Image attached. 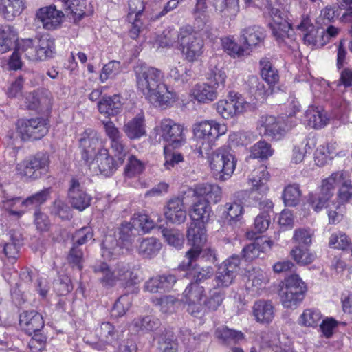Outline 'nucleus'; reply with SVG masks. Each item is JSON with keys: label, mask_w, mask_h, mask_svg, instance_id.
Listing matches in <instances>:
<instances>
[{"label": "nucleus", "mask_w": 352, "mask_h": 352, "mask_svg": "<svg viewBox=\"0 0 352 352\" xmlns=\"http://www.w3.org/2000/svg\"><path fill=\"white\" fill-rule=\"evenodd\" d=\"M205 224L192 221L190 223L186 233L188 243L192 248L186 252L185 259L179 267L182 270L190 268L193 262H196L199 257L202 247L206 241Z\"/></svg>", "instance_id": "nucleus-6"}, {"label": "nucleus", "mask_w": 352, "mask_h": 352, "mask_svg": "<svg viewBox=\"0 0 352 352\" xmlns=\"http://www.w3.org/2000/svg\"><path fill=\"white\" fill-rule=\"evenodd\" d=\"M301 191L297 184H289L283 190V199L287 206H296L299 203Z\"/></svg>", "instance_id": "nucleus-50"}, {"label": "nucleus", "mask_w": 352, "mask_h": 352, "mask_svg": "<svg viewBox=\"0 0 352 352\" xmlns=\"http://www.w3.org/2000/svg\"><path fill=\"white\" fill-rule=\"evenodd\" d=\"M25 9L23 0H1V15L7 21H12Z\"/></svg>", "instance_id": "nucleus-32"}, {"label": "nucleus", "mask_w": 352, "mask_h": 352, "mask_svg": "<svg viewBox=\"0 0 352 352\" xmlns=\"http://www.w3.org/2000/svg\"><path fill=\"white\" fill-rule=\"evenodd\" d=\"M259 65L261 75L268 86L276 84L279 80V74L270 59L267 57L262 58Z\"/></svg>", "instance_id": "nucleus-40"}, {"label": "nucleus", "mask_w": 352, "mask_h": 352, "mask_svg": "<svg viewBox=\"0 0 352 352\" xmlns=\"http://www.w3.org/2000/svg\"><path fill=\"white\" fill-rule=\"evenodd\" d=\"M133 73L138 91L154 107H166L176 100L177 94L164 83V74L161 69L138 63L134 66Z\"/></svg>", "instance_id": "nucleus-1"}, {"label": "nucleus", "mask_w": 352, "mask_h": 352, "mask_svg": "<svg viewBox=\"0 0 352 352\" xmlns=\"http://www.w3.org/2000/svg\"><path fill=\"white\" fill-rule=\"evenodd\" d=\"M100 340L107 344H111L118 338V332L112 324L109 322H102L98 330Z\"/></svg>", "instance_id": "nucleus-54"}, {"label": "nucleus", "mask_w": 352, "mask_h": 352, "mask_svg": "<svg viewBox=\"0 0 352 352\" xmlns=\"http://www.w3.org/2000/svg\"><path fill=\"white\" fill-rule=\"evenodd\" d=\"M222 45L225 50L227 51L230 55L233 56L234 57H241L248 54L245 47L241 44V45H239L234 40L230 38H224L222 41Z\"/></svg>", "instance_id": "nucleus-59"}, {"label": "nucleus", "mask_w": 352, "mask_h": 352, "mask_svg": "<svg viewBox=\"0 0 352 352\" xmlns=\"http://www.w3.org/2000/svg\"><path fill=\"white\" fill-rule=\"evenodd\" d=\"M307 286L297 274L286 278L279 291L283 305L286 308L296 307L304 298Z\"/></svg>", "instance_id": "nucleus-7"}, {"label": "nucleus", "mask_w": 352, "mask_h": 352, "mask_svg": "<svg viewBox=\"0 0 352 352\" xmlns=\"http://www.w3.org/2000/svg\"><path fill=\"white\" fill-rule=\"evenodd\" d=\"M69 200L73 208L83 211L90 206L92 197L83 190L79 180L73 177L68 190Z\"/></svg>", "instance_id": "nucleus-18"}, {"label": "nucleus", "mask_w": 352, "mask_h": 352, "mask_svg": "<svg viewBox=\"0 0 352 352\" xmlns=\"http://www.w3.org/2000/svg\"><path fill=\"white\" fill-rule=\"evenodd\" d=\"M341 10L338 6H327L322 10L317 19V23L320 25H328L333 22L340 14Z\"/></svg>", "instance_id": "nucleus-51"}, {"label": "nucleus", "mask_w": 352, "mask_h": 352, "mask_svg": "<svg viewBox=\"0 0 352 352\" xmlns=\"http://www.w3.org/2000/svg\"><path fill=\"white\" fill-rule=\"evenodd\" d=\"M36 19L42 24L43 28L47 30H54L58 28L63 21L65 14L52 4L42 7L36 12Z\"/></svg>", "instance_id": "nucleus-13"}, {"label": "nucleus", "mask_w": 352, "mask_h": 352, "mask_svg": "<svg viewBox=\"0 0 352 352\" xmlns=\"http://www.w3.org/2000/svg\"><path fill=\"white\" fill-rule=\"evenodd\" d=\"M25 206L24 201L20 197H14L11 199H6L2 201V207L8 210L10 214L17 216L18 217L23 215L24 211L21 208Z\"/></svg>", "instance_id": "nucleus-53"}, {"label": "nucleus", "mask_w": 352, "mask_h": 352, "mask_svg": "<svg viewBox=\"0 0 352 352\" xmlns=\"http://www.w3.org/2000/svg\"><path fill=\"white\" fill-rule=\"evenodd\" d=\"M194 138L190 146L198 154H209L215 140L224 133L223 127L213 120L197 122L192 126Z\"/></svg>", "instance_id": "nucleus-4"}, {"label": "nucleus", "mask_w": 352, "mask_h": 352, "mask_svg": "<svg viewBox=\"0 0 352 352\" xmlns=\"http://www.w3.org/2000/svg\"><path fill=\"white\" fill-rule=\"evenodd\" d=\"M21 50L30 60H46L55 54V40L49 34L25 38L22 41Z\"/></svg>", "instance_id": "nucleus-5"}, {"label": "nucleus", "mask_w": 352, "mask_h": 352, "mask_svg": "<svg viewBox=\"0 0 352 352\" xmlns=\"http://www.w3.org/2000/svg\"><path fill=\"white\" fill-rule=\"evenodd\" d=\"M27 108L31 110L47 111L52 108V96L47 90L29 93L26 98Z\"/></svg>", "instance_id": "nucleus-22"}, {"label": "nucleus", "mask_w": 352, "mask_h": 352, "mask_svg": "<svg viewBox=\"0 0 352 352\" xmlns=\"http://www.w3.org/2000/svg\"><path fill=\"white\" fill-rule=\"evenodd\" d=\"M167 38L166 45H172L177 38L179 49L185 58L189 62H194L203 53L204 40L199 34L191 26L186 25L180 28L179 32L168 30L164 32Z\"/></svg>", "instance_id": "nucleus-3"}, {"label": "nucleus", "mask_w": 352, "mask_h": 352, "mask_svg": "<svg viewBox=\"0 0 352 352\" xmlns=\"http://www.w3.org/2000/svg\"><path fill=\"white\" fill-rule=\"evenodd\" d=\"M162 234L167 243L176 248H180L184 241V235L177 230L164 229Z\"/></svg>", "instance_id": "nucleus-62"}, {"label": "nucleus", "mask_w": 352, "mask_h": 352, "mask_svg": "<svg viewBox=\"0 0 352 352\" xmlns=\"http://www.w3.org/2000/svg\"><path fill=\"white\" fill-rule=\"evenodd\" d=\"M217 113L224 119L232 118L243 112L244 102L239 98L221 100L216 104Z\"/></svg>", "instance_id": "nucleus-25"}, {"label": "nucleus", "mask_w": 352, "mask_h": 352, "mask_svg": "<svg viewBox=\"0 0 352 352\" xmlns=\"http://www.w3.org/2000/svg\"><path fill=\"white\" fill-rule=\"evenodd\" d=\"M79 144L82 154H104L101 149L102 142L99 140L96 131L91 129L84 131Z\"/></svg>", "instance_id": "nucleus-23"}, {"label": "nucleus", "mask_w": 352, "mask_h": 352, "mask_svg": "<svg viewBox=\"0 0 352 352\" xmlns=\"http://www.w3.org/2000/svg\"><path fill=\"white\" fill-rule=\"evenodd\" d=\"M329 121L327 113L322 109L311 106L305 111V122L313 129H322L329 123Z\"/></svg>", "instance_id": "nucleus-26"}, {"label": "nucleus", "mask_w": 352, "mask_h": 352, "mask_svg": "<svg viewBox=\"0 0 352 352\" xmlns=\"http://www.w3.org/2000/svg\"><path fill=\"white\" fill-rule=\"evenodd\" d=\"M212 215V210L210 204L200 199L195 202L190 212V216L192 221L199 222L201 224H206L210 221Z\"/></svg>", "instance_id": "nucleus-29"}, {"label": "nucleus", "mask_w": 352, "mask_h": 352, "mask_svg": "<svg viewBox=\"0 0 352 352\" xmlns=\"http://www.w3.org/2000/svg\"><path fill=\"white\" fill-rule=\"evenodd\" d=\"M19 324L28 335L40 332L44 327V321L41 314L36 311H25L20 314Z\"/></svg>", "instance_id": "nucleus-21"}, {"label": "nucleus", "mask_w": 352, "mask_h": 352, "mask_svg": "<svg viewBox=\"0 0 352 352\" xmlns=\"http://www.w3.org/2000/svg\"><path fill=\"white\" fill-rule=\"evenodd\" d=\"M155 305L159 307L160 310L164 314L173 313L177 305L179 300L171 295L164 296L161 298H155L153 299Z\"/></svg>", "instance_id": "nucleus-48"}, {"label": "nucleus", "mask_w": 352, "mask_h": 352, "mask_svg": "<svg viewBox=\"0 0 352 352\" xmlns=\"http://www.w3.org/2000/svg\"><path fill=\"white\" fill-rule=\"evenodd\" d=\"M91 267L104 287H112L119 283L121 286L126 287L139 282L137 270L130 263H118L111 270L106 263L100 262L93 265Z\"/></svg>", "instance_id": "nucleus-2"}, {"label": "nucleus", "mask_w": 352, "mask_h": 352, "mask_svg": "<svg viewBox=\"0 0 352 352\" xmlns=\"http://www.w3.org/2000/svg\"><path fill=\"white\" fill-rule=\"evenodd\" d=\"M340 186L338 193V197L340 202V204H344L352 199V184L349 179L347 174L344 172L343 181L340 184Z\"/></svg>", "instance_id": "nucleus-57"}, {"label": "nucleus", "mask_w": 352, "mask_h": 352, "mask_svg": "<svg viewBox=\"0 0 352 352\" xmlns=\"http://www.w3.org/2000/svg\"><path fill=\"white\" fill-rule=\"evenodd\" d=\"M195 195L202 201L217 204L221 198V189L216 184H202L197 185L194 190Z\"/></svg>", "instance_id": "nucleus-27"}, {"label": "nucleus", "mask_w": 352, "mask_h": 352, "mask_svg": "<svg viewBox=\"0 0 352 352\" xmlns=\"http://www.w3.org/2000/svg\"><path fill=\"white\" fill-rule=\"evenodd\" d=\"M157 129L158 133L166 142L164 154H177L174 150L179 149L186 142L183 126L170 119H163Z\"/></svg>", "instance_id": "nucleus-8"}, {"label": "nucleus", "mask_w": 352, "mask_h": 352, "mask_svg": "<svg viewBox=\"0 0 352 352\" xmlns=\"http://www.w3.org/2000/svg\"><path fill=\"white\" fill-rule=\"evenodd\" d=\"M131 300L128 295L121 296L114 303L111 311V316L113 318L123 316L131 307Z\"/></svg>", "instance_id": "nucleus-56"}, {"label": "nucleus", "mask_w": 352, "mask_h": 352, "mask_svg": "<svg viewBox=\"0 0 352 352\" xmlns=\"http://www.w3.org/2000/svg\"><path fill=\"white\" fill-rule=\"evenodd\" d=\"M16 40V34L10 25L0 26V53L11 50Z\"/></svg>", "instance_id": "nucleus-41"}, {"label": "nucleus", "mask_w": 352, "mask_h": 352, "mask_svg": "<svg viewBox=\"0 0 352 352\" xmlns=\"http://www.w3.org/2000/svg\"><path fill=\"white\" fill-rule=\"evenodd\" d=\"M158 348L162 352H178V344L170 334L166 333L160 336Z\"/></svg>", "instance_id": "nucleus-63"}, {"label": "nucleus", "mask_w": 352, "mask_h": 352, "mask_svg": "<svg viewBox=\"0 0 352 352\" xmlns=\"http://www.w3.org/2000/svg\"><path fill=\"white\" fill-rule=\"evenodd\" d=\"M124 131L130 139H137L146 134L144 118L142 114L137 115L124 126Z\"/></svg>", "instance_id": "nucleus-36"}, {"label": "nucleus", "mask_w": 352, "mask_h": 352, "mask_svg": "<svg viewBox=\"0 0 352 352\" xmlns=\"http://www.w3.org/2000/svg\"><path fill=\"white\" fill-rule=\"evenodd\" d=\"M322 318L321 313L315 309H307L300 318V323L306 327H316Z\"/></svg>", "instance_id": "nucleus-55"}, {"label": "nucleus", "mask_w": 352, "mask_h": 352, "mask_svg": "<svg viewBox=\"0 0 352 352\" xmlns=\"http://www.w3.org/2000/svg\"><path fill=\"white\" fill-rule=\"evenodd\" d=\"M246 89L256 100H264L272 91L270 87H266L265 84L256 76L248 77L245 83Z\"/></svg>", "instance_id": "nucleus-35"}, {"label": "nucleus", "mask_w": 352, "mask_h": 352, "mask_svg": "<svg viewBox=\"0 0 352 352\" xmlns=\"http://www.w3.org/2000/svg\"><path fill=\"white\" fill-rule=\"evenodd\" d=\"M351 241L349 237L343 232L338 231L333 233L329 241V245L335 249L346 250Z\"/></svg>", "instance_id": "nucleus-61"}, {"label": "nucleus", "mask_w": 352, "mask_h": 352, "mask_svg": "<svg viewBox=\"0 0 352 352\" xmlns=\"http://www.w3.org/2000/svg\"><path fill=\"white\" fill-rule=\"evenodd\" d=\"M344 177V172L338 171L333 173L329 177L323 179L320 187L322 195L331 197L334 194L336 186L343 181Z\"/></svg>", "instance_id": "nucleus-43"}, {"label": "nucleus", "mask_w": 352, "mask_h": 352, "mask_svg": "<svg viewBox=\"0 0 352 352\" xmlns=\"http://www.w3.org/2000/svg\"><path fill=\"white\" fill-rule=\"evenodd\" d=\"M272 241L263 239H256L253 243L245 246L242 250V256L246 261H252L259 256L261 252L270 250Z\"/></svg>", "instance_id": "nucleus-28"}, {"label": "nucleus", "mask_w": 352, "mask_h": 352, "mask_svg": "<svg viewBox=\"0 0 352 352\" xmlns=\"http://www.w3.org/2000/svg\"><path fill=\"white\" fill-rule=\"evenodd\" d=\"M215 336L222 344L226 345L235 344L243 338V333L225 326L218 327L215 331Z\"/></svg>", "instance_id": "nucleus-42"}, {"label": "nucleus", "mask_w": 352, "mask_h": 352, "mask_svg": "<svg viewBox=\"0 0 352 352\" xmlns=\"http://www.w3.org/2000/svg\"><path fill=\"white\" fill-rule=\"evenodd\" d=\"M296 29L303 33V39L306 45L314 47H322L324 45L321 28H316L309 17H302L296 25Z\"/></svg>", "instance_id": "nucleus-16"}, {"label": "nucleus", "mask_w": 352, "mask_h": 352, "mask_svg": "<svg viewBox=\"0 0 352 352\" xmlns=\"http://www.w3.org/2000/svg\"><path fill=\"white\" fill-rule=\"evenodd\" d=\"M119 241H120V247L118 245V241L113 239L112 237H106L102 243L103 250L102 256L107 258L111 257L113 255L120 254V250L122 247L129 248L138 234V228H135L130 222L122 223L119 228Z\"/></svg>", "instance_id": "nucleus-9"}, {"label": "nucleus", "mask_w": 352, "mask_h": 352, "mask_svg": "<svg viewBox=\"0 0 352 352\" xmlns=\"http://www.w3.org/2000/svg\"><path fill=\"white\" fill-rule=\"evenodd\" d=\"M239 0H209V2L222 16L234 18L239 12Z\"/></svg>", "instance_id": "nucleus-33"}, {"label": "nucleus", "mask_w": 352, "mask_h": 352, "mask_svg": "<svg viewBox=\"0 0 352 352\" xmlns=\"http://www.w3.org/2000/svg\"><path fill=\"white\" fill-rule=\"evenodd\" d=\"M160 326V320L151 316L138 317L135 318L131 323V327L134 331L143 333L153 331Z\"/></svg>", "instance_id": "nucleus-39"}, {"label": "nucleus", "mask_w": 352, "mask_h": 352, "mask_svg": "<svg viewBox=\"0 0 352 352\" xmlns=\"http://www.w3.org/2000/svg\"><path fill=\"white\" fill-rule=\"evenodd\" d=\"M256 320L262 323H269L274 318V307L270 301L260 300L253 306Z\"/></svg>", "instance_id": "nucleus-34"}, {"label": "nucleus", "mask_w": 352, "mask_h": 352, "mask_svg": "<svg viewBox=\"0 0 352 352\" xmlns=\"http://www.w3.org/2000/svg\"><path fill=\"white\" fill-rule=\"evenodd\" d=\"M94 233L90 227H83L75 232L72 236V244L80 247L93 239Z\"/></svg>", "instance_id": "nucleus-60"}, {"label": "nucleus", "mask_w": 352, "mask_h": 352, "mask_svg": "<svg viewBox=\"0 0 352 352\" xmlns=\"http://www.w3.org/2000/svg\"><path fill=\"white\" fill-rule=\"evenodd\" d=\"M260 134L276 140L281 139L286 133L284 123L272 116H262L257 122Z\"/></svg>", "instance_id": "nucleus-14"}, {"label": "nucleus", "mask_w": 352, "mask_h": 352, "mask_svg": "<svg viewBox=\"0 0 352 352\" xmlns=\"http://www.w3.org/2000/svg\"><path fill=\"white\" fill-rule=\"evenodd\" d=\"M265 38L264 29L258 25H250L241 30L239 41L247 50L258 46Z\"/></svg>", "instance_id": "nucleus-20"}, {"label": "nucleus", "mask_w": 352, "mask_h": 352, "mask_svg": "<svg viewBox=\"0 0 352 352\" xmlns=\"http://www.w3.org/2000/svg\"><path fill=\"white\" fill-rule=\"evenodd\" d=\"M188 72L186 67L178 62L177 65L170 67L167 76L175 83L182 85L187 82L190 78V74H188Z\"/></svg>", "instance_id": "nucleus-47"}, {"label": "nucleus", "mask_w": 352, "mask_h": 352, "mask_svg": "<svg viewBox=\"0 0 352 352\" xmlns=\"http://www.w3.org/2000/svg\"><path fill=\"white\" fill-rule=\"evenodd\" d=\"M219 91L210 83L197 84L192 89L194 98L199 102L206 103L214 100Z\"/></svg>", "instance_id": "nucleus-30"}, {"label": "nucleus", "mask_w": 352, "mask_h": 352, "mask_svg": "<svg viewBox=\"0 0 352 352\" xmlns=\"http://www.w3.org/2000/svg\"><path fill=\"white\" fill-rule=\"evenodd\" d=\"M224 293L220 290L213 289L204 302V310L206 311H214L222 305L224 300Z\"/></svg>", "instance_id": "nucleus-46"}, {"label": "nucleus", "mask_w": 352, "mask_h": 352, "mask_svg": "<svg viewBox=\"0 0 352 352\" xmlns=\"http://www.w3.org/2000/svg\"><path fill=\"white\" fill-rule=\"evenodd\" d=\"M98 108L100 113L107 117L117 115L122 109L119 96H103L98 103Z\"/></svg>", "instance_id": "nucleus-31"}, {"label": "nucleus", "mask_w": 352, "mask_h": 352, "mask_svg": "<svg viewBox=\"0 0 352 352\" xmlns=\"http://www.w3.org/2000/svg\"><path fill=\"white\" fill-rule=\"evenodd\" d=\"M122 70L119 61L111 60L104 65L100 75V80L104 82L107 79L113 77Z\"/></svg>", "instance_id": "nucleus-64"}, {"label": "nucleus", "mask_w": 352, "mask_h": 352, "mask_svg": "<svg viewBox=\"0 0 352 352\" xmlns=\"http://www.w3.org/2000/svg\"><path fill=\"white\" fill-rule=\"evenodd\" d=\"M132 223L135 228L140 229L143 232H148L155 226V223L145 214H135L131 218Z\"/></svg>", "instance_id": "nucleus-58"}, {"label": "nucleus", "mask_w": 352, "mask_h": 352, "mask_svg": "<svg viewBox=\"0 0 352 352\" xmlns=\"http://www.w3.org/2000/svg\"><path fill=\"white\" fill-rule=\"evenodd\" d=\"M293 259L300 265H307L311 263L316 258V255L307 248L300 246L294 248L290 252Z\"/></svg>", "instance_id": "nucleus-49"}, {"label": "nucleus", "mask_w": 352, "mask_h": 352, "mask_svg": "<svg viewBox=\"0 0 352 352\" xmlns=\"http://www.w3.org/2000/svg\"><path fill=\"white\" fill-rule=\"evenodd\" d=\"M236 164L234 155H212L211 168L217 179L225 181L232 175Z\"/></svg>", "instance_id": "nucleus-15"}, {"label": "nucleus", "mask_w": 352, "mask_h": 352, "mask_svg": "<svg viewBox=\"0 0 352 352\" xmlns=\"http://www.w3.org/2000/svg\"><path fill=\"white\" fill-rule=\"evenodd\" d=\"M162 248L161 243L155 238L144 239L138 248V252L142 256L151 258L157 255Z\"/></svg>", "instance_id": "nucleus-44"}, {"label": "nucleus", "mask_w": 352, "mask_h": 352, "mask_svg": "<svg viewBox=\"0 0 352 352\" xmlns=\"http://www.w3.org/2000/svg\"><path fill=\"white\" fill-rule=\"evenodd\" d=\"M50 160L47 155H30L17 166L20 175L36 179L48 170Z\"/></svg>", "instance_id": "nucleus-11"}, {"label": "nucleus", "mask_w": 352, "mask_h": 352, "mask_svg": "<svg viewBox=\"0 0 352 352\" xmlns=\"http://www.w3.org/2000/svg\"><path fill=\"white\" fill-rule=\"evenodd\" d=\"M165 218L173 224L180 225L186 219L183 200L178 197L170 199L164 208Z\"/></svg>", "instance_id": "nucleus-19"}, {"label": "nucleus", "mask_w": 352, "mask_h": 352, "mask_svg": "<svg viewBox=\"0 0 352 352\" xmlns=\"http://www.w3.org/2000/svg\"><path fill=\"white\" fill-rule=\"evenodd\" d=\"M16 129L21 140H38L48 133L49 123L47 120L41 117L21 119L16 122Z\"/></svg>", "instance_id": "nucleus-10"}, {"label": "nucleus", "mask_w": 352, "mask_h": 352, "mask_svg": "<svg viewBox=\"0 0 352 352\" xmlns=\"http://www.w3.org/2000/svg\"><path fill=\"white\" fill-rule=\"evenodd\" d=\"M269 281L270 278L267 273L258 270L250 274L247 282V287L248 289L251 288L253 292H258L265 288Z\"/></svg>", "instance_id": "nucleus-45"}, {"label": "nucleus", "mask_w": 352, "mask_h": 352, "mask_svg": "<svg viewBox=\"0 0 352 352\" xmlns=\"http://www.w3.org/2000/svg\"><path fill=\"white\" fill-rule=\"evenodd\" d=\"M272 13L275 16H278L277 19H274L273 22L270 24L272 34L276 40L283 41L289 36L288 32L291 29V24L280 17V11L278 10H272Z\"/></svg>", "instance_id": "nucleus-37"}, {"label": "nucleus", "mask_w": 352, "mask_h": 352, "mask_svg": "<svg viewBox=\"0 0 352 352\" xmlns=\"http://www.w3.org/2000/svg\"><path fill=\"white\" fill-rule=\"evenodd\" d=\"M270 177L266 167L260 166L254 170L248 178V183L252 186V193L257 192L262 196L265 195L269 190L267 182Z\"/></svg>", "instance_id": "nucleus-24"}, {"label": "nucleus", "mask_w": 352, "mask_h": 352, "mask_svg": "<svg viewBox=\"0 0 352 352\" xmlns=\"http://www.w3.org/2000/svg\"><path fill=\"white\" fill-rule=\"evenodd\" d=\"M100 157L97 159V162H100L98 168L100 173L106 177L111 175L124 161L120 155H100Z\"/></svg>", "instance_id": "nucleus-38"}, {"label": "nucleus", "mask_w": 352, "mask_h": 352, "mask_svg": "<svg viewBox=\"0 0 352 352\" xmlns=\"http://www.w3.org/2000/svg\"><path fill=\"white\" fill-rule=\"evenodd\" d=\"M207 76L209 83L214 85L219 91L224 88L226 74L222 68L214 67L208 73Z\"/></svg>", "instance_id": "nucleus-52"}, {"label": "nucleus", "mask_w": 352, "mask_h": 352, "mask_svg": "<svg viewBox=\"0 0 352 352\" xmlns=\"http://www.w3.org/2000/svg\"><path fill=\"white\" fill-rule=\"evenodd\" d=\"M204 292V287L198 283L189 284L183 292L182 301L187 305V311L194 317H200L204 314L203 305L200 302Z\"/></svg>", "instance_id": "nucleus-12"}, {"label": "nucleus", "mask_w": 352, "mask_h": 352, "mask_svg": "<svg viewBox=\"0 0 352 352\" xmlns=\"http://www.w3.org/2000/svg\"><path fill=\"white\" fill-rule=\"evenodd\" d=\"M240 259L238 256H232L219 267L214 279L217 287H228L233 281L239 270Z\"/></svg>", "instance_id": "nucleus-17"}]
</instances>
